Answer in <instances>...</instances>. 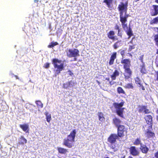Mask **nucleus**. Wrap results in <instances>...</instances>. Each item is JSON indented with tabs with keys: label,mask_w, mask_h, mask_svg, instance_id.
I'll return each mask as SVG.
<instances>
[{
	"label": "nucleus",
	"mask_w": 158,
	"mask_h": 158,
	"mask_svg": "<svg viewBox=\"0 0 158 158\" xmlns=\"http://www.w3.org/2000/svg\"><path fill=\"white\" fill-rule=\"evenodd\" d=\"M76 134V129H73L68 135L67 138H65L63 143V145L69 148H71L74 146L73 143L75 142V139Z\"/></svg>",
	"instance_id": "nucleus-1"
},
{
	"label": "nucleus",
	"mask_w": 158,
	"mask_h": 158,
	"mask_svg": "<svg viewBox=\"0 0 158 158\" xmlns=\"http://www.w3.org/2000/svg\"><path fill=\"white\" fill-rule=\"evenodd\" d=\"M129 16L125 15L123 17H119L120 21L121 23L122 27L127 34L128 36V39H130L133 35L132 31L130 25L128 27L127 23V18Z\"/></svg>",
	"instance_id": "nucleus-2"
},
{
	"label": "nucleus",
	"mask_w": 158,
	"mask_h": 158,
	"mask_svg": "<svg viewBox=\"0 0 158 158\" xmlns=\"http://www.w3.org/2000/svg\"><path fill=\"white\" fill-rule=\"evenodd\" d=\"M125 102L123 100H121V102L120 103L114 102L113 104V106L116 109V113L121 118H124L123 112L124 108H122L124 106Z\"/></svg>",
	"instance_id": "nucleus-3"
},
{
	"label": "nucleus",
	"mask_w": 158,
	"mask_h": 158,
	"mask_svg": "<svg viewBox=\"0 0 158 158\" xmlns=\"http://www.w3.org/2000/svg\"><path fill=\"white\" fill-rule=\"evenodd\" d=\"M61 60H59L58 59L54 58L52 60V63L53 64L54 67L55 69L54 70V74L56 76L58 75L60 72L64 69V66L63 63L60 64L58 65L57 63L60 64L61 62Z\"/></svg>",
	"instance_id": "nucleus-4"
},
{
	"label": "nucleus",
	"mask_w": 158,
	"mask_h": 158,
	"mask_svg": "<svg viewBox=\"0 0 158 158\" xmlns=\"http://www.w3.org/2000/svg\"><path fill=\"white\" fill-rule=\"evenodd\" d=\"M128 4V2L127 1L125 3L121 2L118 5L117 8L119 12V17H123L125 15L129 16V15L127 13Z\"/></svg>",
	"instance_id": "nucleus-5"
},
{
	"label": "nucleus",
	"mask_w": 158,
	"mask_h": 158,
	"mask_svg": "<svg viewBox=\"0 0 158 158\" xmlns=\"http://www.w3.org/2000/svg\"><path fill=\"white\" fill-rule=\"evenodd\" d=\"M67 55L69 57H74L73 60L76 61L77 59L76 57L79 56V51L76 48L73 49H69L67 53Z\"/></svg>",
	"instance_id": "nucleus-6"
},
{
	"label": "nucleus",
	"mask_w": 158,
	"mask_h": 158,
	"mask_svg": "<svg viewBox=\"0 0 158 158\" xmlns=\"http://www.w3.org/2000/svg\"><path fill=\"white\" fill-rule=\"evenodd\" d=\"M127 132V129L123 125H120L117 127V135L118 137L122 138L124 136Z\"/></svg>",
	"instance_id": "nucleus-7"
},
{
	"label": "nucleus",
	"mask_w": 158,
	"mask_h": 158,
	"mask_svg": "<svg viewBox=\"0 0 158 158\" xmlns=\"http://www.w3.org/2000/svg\"><path fill=\"white\" fill-rule=\"evenodd\" d=\"M121 63L123 64L124 69L130 68L131 66V61L130 59H122L121 61Z\"/></svg>",
	"instance_id": "nucleus-8"
},
{
	"label": "nucleus",
	"mask_w": 158,
	"mask_h": 158,
	"mask_svg": "<svg viewBox=\"0 0 158 158\" xmlns=\"http://www.w3.org/2000/svg\"><path fill=\"white\" fill-rule=\"evenodd\" d=\"M119 139L117 134H111L107 139L108 142L110 143H116V139Z\"/></svg>",
	"instance_id": "nucleus-9"
},
{
	"label": "nucleus",
	"mask_w": 158,
	"mask_h": 158,
	"mask_svg": "<svg viewBox=\"0 0 158 158\" xmlns=\"http://www.w3.org/2000/svg\"><path fill=\"white\" fill-rule=\"evenodd\" d=\"M123 75L125 80H128L131 78L132 75V71L130 68L124 69Z\"/></svg>",
	"instance_id": "nucleus-10"
},
{
	"label": "nucleus",
	"mask_w": 158,
	"mask_h": 158,
	"mask_svg": "<svg viewBox=\"0 0 158 158\" xmlns=\"http://www.w3.org/2000/svg\"><path fill=\"white\" fill-rule=\"evenodd\" d=\"M129 151L131 154L134 156H138L139 152L137 148L135 146H131L129 148Z\"/></svg>",
	"instance_id": "nucleus-11"
},
{
	"label": "nucleus",
	"mask_w": 158,
	"mask_h": 158,
	"mask_svg": "<svg viewBox=\"0 0 158 158\" xmlns=\"http://www.w3.org/2000/svg\"><path fill=\"white\" fill-rule=\"evenodd\" d=\"M144 119L147 124L150 125L149 127L151 129H152V116L150 115H147L144 117Z\"/></svg>",
	"instance_id": "nucleus-12"
},
{
	"label": "nucleus",
	"mask_w": 158,
	"mask_h": 158,
	"mask_svg": "<svg viewBox=\"0 0 158 158\" xmlns=\"http://www.w3.org/2000/svg\"><path fill=\"white\" fill-rule=\"evenodd\" d=\"M115 32L113 31H110L107 34V36L108 38L113 41L118 40V38L115 37L114 36Z\"/></svg>",
	"instance_id": "nucleus-13"
},
{
	"label": "nucleus",
	"mask_w": 158,
	"mask_h": 158,
	"mask_svg": "<svg viewBox=\"0 0 158 158\" xmlns=\"http://www.w3.org/2000/svg\"><path fill=\"white\" fill-rule=\"evenodd\" d=\"M153 9L150 11V15L151 16H155L158 15V5H154L152 6Z\"/></svg>",
	"instance_id": "nucleus-14"
},
{
	"label": "nucleus",
	"mask_w": 158,
	"mask_h": 158,
	"mask_svg": "<svg viewBox=\"0 0 158 158\" xmlns=\"http://www.w3.org/2000/svg\"><path fill=\"white\" fill-rule=\"evenodd\" d=\"M117 52H113L111 55L109 62L110 65H112L114 64V60L117 58Z\"/></svg>",
	"instance_id": "nucleus-15"
},
{
	"label": "nucleus",
	"mask_w": 158,
	"mask_h": 158,
	"mask_svg": "<svg viewBox=\"0 0 158 158\" xmlns=\"http://www.w3.org/2000/svg\"><path fill=\"white\" fill-rule=\"evenodd\" d=\"M112 122L113 124L115 125L117 127L120 126V124L121 123V120L118 118L115 117L112 119Z\"/></svg>",
	"instance_id": "nucleus-16"
},
{
	"label": "nucleus",
	"mask_w": 158,
	"mask_h": 158,
	"mask_svg": "<svg viewBox=\"0 0 158 158\" xmlns=\"http://www.w3.org/2000/svg\"><path fill=\"white\" fill-rule=\"evenodd\" d=\"M141 152L144 154H147L149 151V149L145 145L142 144L139 148Z\"/></svg>",
	"instance_id": "nucleus-17"
},
{
	"label": "nucleus",
	"mask_w": 158,
	"mask_h": 158,
	"mask_svg": "<svg viewBox=\"0 0 158 158\" xmlns=\"http://www.w3.org/2000/svg\"><path fill=\"white\" fill-rule=\"evenodd\" d=\"M113 0H104L103 2L106 5L107 7L110 10H111L113 7Z\"/></svg>",
	"instance_id": "nucleus-18"
},
{
	"label": "nucleus",
	"mask_w": 158,
	"mask_h": 158,
	"mask_svg": "<svg viewBox=\"0 0 158 158\" xmlns=\"http://www.w3.org/2000/svg\"><path fill=\"white\" fill-rule=\"evenodd\" d=\"M57 150L58 152L61 154L65 155L69 152L68 149L62 147H58Z\"/></svg>",
	"instance_id": "nucleus-19"
},
{
	"label": "nucleus",
	"mask_w": 158,
	"mask_h": 158,
	"mask_svg": "<svg viewBox=\"0 0 158 158\" xmlns=\"http://www.w3.org/2000/svg\"><path fill=\"white\" fill-rule=\"evenodd\" d=\"M19 126L24 132L26 133L29 132V126L27 124H20Z\"/></svg>",
	"instance_id": "nucleus-20"
},
{
	"label": "nucleus",
	"mask_w": 158,
	"mask_h": 158,
	"mask_svg": "<svg viewBox=\"0 0 158 158\" xmlns=\"http://www.w3.org/2000/svg\"><path fill=\"white\" fill-rule=\"evenodd\" d=\"M145 134L148 138H154L155 136L154 133L149 131V129L147 130Z\"/></svg>",
	"instance_id": "nucleus-21"
},
{
	"label": "nucleus",
	"mask_w": 158,
	"mask_h": 158,
	"mask_svg": "<svg viewBox=\"0 0 158 158\" xmlns=\"http://www.w3.org/2000/svg\"><path fill=\"white\" fill-rule=\"evenodd\" d=\"M119 75V72L116 69L114 72L113 74L111 75V77L112 80H115L116 79V77L118 76Z\"/></svg>",
	"instance_id": "nucleus-22"
},
{
	"label": "nucleus",
	"mask_w": 158,
	"mask_h": 158,
	"mask_svg": "<svg viewBox=\"0 0 158 158\" xmlns=\"http://www.w3.org/2000/svg\"><path fill=\"white\" fill-rule=\"evenodd\" d=\"M114 29L115 30L118 31V36L122 38V34L120 32V29L119 26L117 24H116L115 26Z\"/></svg>",
	"instance_id": "nucleus-23"
},
{
	"label": "nucleus",
	"mask_w": 158,
	"mask_h": 158,
	"mask_svg": "<svg viewBox=\"0 0 158 158\" xmlns=\"http://www.w3.org/2000/svg\"><path fill=\"white\" fill-rule=\"evenodd\" d=\"M110 144L109 146L110 148L112 149L114 152H116L118 150L116 143H110Z\"/></svg>",
	"instance_id": "nucleus-24"
},
{
	"label": "nucleus",
	"mask_w": 158,
	"mask_h": 158,
	"mask_svg": "<svg viewBox=\"0 0 158 158\" xmlns=\"http://www.w3.org/2000/svg\"><path fill=\"white\" fill-rule=\"evenodd\" d=\"M121 46V40H118L113 44V48L116 49Z\"/></svg>",
	"instance_id": "nucleus-25"
},
{
	"label": "nucleus",
	"mask_w": 158,
	"mask_h": 158,
	"mask_svg": "<svg viewBox=\"0 0 158 158\" xmlns=\"http://www.w3.org/2000/svg\"><path fill=\"white\" fill-rule=\"evenodd\" d=\"M140 71L143 74H146L147 70L145 69V65L144 63L140 66Z\"/></svg>",
	"instance_id": "nucleus-26"
},
{
	"label": "nucleus",
	"mask_w": 158,
	"mask_h": 158,
	"mask_svg": "<svg viewBox=\"0 0 158 158\" xmlns=\"http://www.w3.org/2000/svg\"><path fill=\"white\" fill-rule=\"evenodd\" d=\"M20 141L19 143L21 144H23L27 143V140L23 136H21L19 138Z\"/></svg>",
	"instance_id": "nucleus-27"
},
{
	"label": "nucleus",
	"mask_w": 158,
	"mask_h": 158,
	"mask_svg": "<svg viewBox=\"0 0 158 158\" xmlns=\"http://www.w3.org/2000/svg\"><path fill=\"white\" fill-rule=\"evenodd\" d=\"M45 115L46 117L47 121L49 123L51 120L52 118L50 114H49L48 112H46L45 113Z\"/></svg>",
	"instance_id": "nucleus-28"
},
{
	"label": "nucleus",
	"mask_w": 158,
	"mask_h": 158,
	"mask_svg": "<svg viewBox=\"0 0 158 158\" xmlns=\"http://www.w3.org/2000/svg\"><path fill=\"white\" fill-rule=\"evenodd\" d=\"M133 144L136 145H140V146L142 144L141 142L140 139L139 138H137L133 142Z\"/></svg>",
	"instance_id": "nucleus-29"
},
{
	"label": "nucleus",
	"mask_w": 158,
	"mask_h": 158,
	"mask_svg": "<svg viewBox=\"0 0 158 158\" xmlns=\"http://www.w3.org/2000/svg\"><path fill=\"white\" fill-rule=\"evenodd\" d=\"M72 81H69L64 83L63 84V88L64 89H67L69 87L71 84Z\"/></svg>",
	"instance_id": "nucleus-30"
},
{
	"label": "nucleus",
	"mask_w": 158,
	"mask_h": 158,
	"mask_svg": "<svg viewBox=\"0 0 158 158\" xmlns=\"http://www.w3.org/2000/svg\"><path fill=\"white\" fill-rule=\"evenodd\" d=\"M35 103L38 108H41L43 107V104L40 100H37L35 101Z\"/></svg>",
	"instance_id": "nucleus-31"
},
{
	"label": "nucleus",
	"mask_w": 158,
	"mask_h": 158,
	"mask_svg": "<svg viewBox=\"0 0 158 158\" xmlns=\"http://www.w3.org/2000/svg\"><path fill=\"white\" fill-rule=\"evenodd\" d=\"M158 23V16L153 18L151 21L150 23L151 24H157Z\"/></svg>",
	"instance_id": "nucleus-32"
},
{
	"label": "nucleus",
	"mask_w": 158,
	"mask_h": 158,
	"mask_svg": "<svg viewBox=\"0 0 158 158\" xmlns=\"http://www.w3.org/2000/svg\"><path fill=\"white\" fill-rule=\"evenodd\" d=\"M98 115L99 117V119L101 121L104 120L105 118L103 116V114L102 112H98Z\"/></svg>",
	"instance_id": "nucleus-33"
},
{
	"label": "nucleus",
	"mask_w": 158,
	"mask_h": 158,
	"mask_svg": "<svg viewBox=\"0 0 158 158\" xmlns=\"http://www.w3.org/2000/svg\"><path fill=\"white\" fill-rule=\"evenodd\" d=\"M58 44V43L56 42H51L49 45H48V48H51L53 47L54 46H55L56 45H57Z\"/></svg>",
	"instance_id": "nucleus-34"
},
{
	"label": "nucleus",
	"mask_w": 158,
	"mask_h": 158,
	"mask_svg": "<svg viewBox=\"0 0 158 158\" xmlns=\"http://www.w3.org/2000/svg\"><path fill=\"white\" fill-rule=\"evenodd\" d=\"M117 91L119 94H125V92L123 89V88L121 87H118L117 89Z\"/></svg>",
	"instance_id": "nucleus-35"
},
{
	"label": "nucleus",
	"mask_w": 158,
	"mask_h": 158,
	"mask_svg": "<svg viewBox=\"0 0 158 158\" xmlns=\"http://www.w3.org/2000/svg\"><path fill=\"white\" fill-rule=\"evenodd\" d=\"M124 87L126 89H133L134 86L132 83H128L125 85Z\"/></svg>",
	"instance_id": "nucleus-36"
},
{
	"label": "nucleus",
	"mask_w": 158,
	"mask_h": 158,
	"mask_svg": "<svg viewBox=\"0 0 158 158\" xmlns=\"http://www.w3.org/2000/svg\"><path fill=\"white\" fill-rule=\"evenodd\" d=\"M139 107L140 108L139 109L138 112L139 113H142L144 112L145 109L146 108V106L144 105L141 106H139Z\"/></svg>",
	"instance_id": "nucleus-37"
},
{
	"label": "nucleus",
	"mask_w": 158,
	"mask_h": 158,
	"mask_svg": "<svg viewBox=\"0 0 158 158\" xmlns=\"http://www.w3.org/2000/svg\"><path fill=\"white\" fill-rule=\"evenodd\" d=\"M135 83L136 84L139 85L141 84V80L138 77H136L134 79Z\"/></svg>",
	"instance_id": "nucleus-38"
},
{
	"label": "nucleus",
	"mask_w": 158,
	"mask_h": 158,
	"mask_svg": "<svg viewBox=\"0 0 158 158\" xmlns=\"http://www.w3.org/2000/svg\"><path fill=\"white\" fill-rule=\"evenodd\" d=\"M135 44H133L132 45H130L129 46L128 51L131 52L132 50L134 49L135 48Z\"/></svg>",
	"instance_id": "nucleus-39"
},
{
	"label": "nucleus",
	"mask_w": 158,
	"mask_h": 158,
	"mask_svg": "<svg viewBox=\"0 0 158 158\" xmlns=\"http://www.w3.org/2000/svg\"><path fill=\"white\" fill-rule=\"evenodd\" d=\"M32 105L31 104H27L26 105V108L27 109H29L30 110V111H33V109H30V107Z\"/></svg>",
	"instance_id": "nucleus-40"
},
{
	"label": "nucleus",
	"mask_w": 158,
	"mask_h": 158,
	"mask_svg": "<svg viewBox=\"0 0 158 158\" xmlns=\"http://www.w3.org/2000/svg\"><path fill=\"white\" fill-rule=\"evenodd\" d=\"M144 112L145 114H149L151 113V111L148 109H147V106H146V108L145 109Z\"/></svg>",
	"instance_id": "nucleus-41"
},
{
	"label": "nucleus",
	"mask_w": 158,
	"mask_h": 158,
	"mask_svg": "<svg viewBox=\"0 0 158 158\" xmlns=\"http://www.w3.org/2000/svg\"><path fill=\"white\" fill-rule=\"evenodd\" d=\"M50 66V64L48 63H45L44 66V68L45 69H48Z\"/></svg>",
	"instance_id": "nucleus-42"
},
{
	"label": "nucleus",
	"mask_w": 158,
	"mask_h": 158,
	"mask_svg": "<svg viewBox=\"0 0 158 158\" xmlns=\"http://www.w3.org/2000/svg\"><path fill=\"white\" fill-rule=\"evenodd\" d=\"M155 63L157 67H158V55L156 56L155 60Z\"/></svg>",
	"instance_id": "nucleus-43"
},
{
	"label": "nucleus",
	"mask_w": 158,
	"mask_h": 158,
	"mask_svg": "<svg viewBox=\"0 0 158 158\" xmlns=\"http://www.w3.org/2000/svg\"><path fill=\"white\" fill-rule=\"evenodd\" d=\"M121 55L123 56L124 55L125 53V50H122L120 52Z\"/></svg>",
	"instance_id": "nucleus-44"
},
{
	"label": "nucleus",
	"mask_w": 158,
	"mask_h": 158,
	"mask_svg": "<svg viewBox=\"0 0 158 158\" xmlns=\"http://www.w3.org/2000/svg\"><path fill=\"white\" fill-rule=\"evenodd\" d=\"M154 157L155 158H158V151H157L155 153Z\"/></svg>",
	"instance_id": "nucleus-45"
},
{
	"label": "nucleus",
	"mask_w": 158,
	"mask_h": 158,
	"mask_svg": "<svg viewBox=\"0 0 158 158\" xmlns=\"http://www.w3.org/2000/svg\"><path fill=\"white\" fill-rule=\"evenodd\" d=\"M68 72L69 73V74L70 76H72L73 75V73L72 72V71L70 70H69Z\"/></svg>",
	"instance_id": "nucleus-46"
},
{
	"label": "nucleus",
	"mask_w": 158,
	"mask_h": 158,
	"mask_svg": "<svg viewBox=\"0 0 158 158\" xmlns=\"http://www.w3.org/2000/svg\"><path fill=\"white\" fill-rule=\"evenodd\" d=\"M140 85V88H141L143 90H145V88L141 84L140 85Z\"/></svg>",
	"instance_id": "nucleus-47"
},
{
	"label": "nucleus",
	"mask_w": 158,
	"mask_h": 158,
	"mask_svg": "<svg viewBox=\"0 0 158 158\" xmlns=\"http://www.w3.org/2000/svg\"><path fill=\"white\" fill-rule=\"evenodd\" d=\"M143 56H140V57L139 58V60L143 63Z\"/></svg>",
	"instance_id": "nucleus-48"
},
{
	"label": "nucleus",
	"mask_w": 158,
	"mask_h": 158,
	"mask_svg": "<svg viewBox=\"0 0 158 158\" xmlns=\"http://www.w3.org/2000/svg\"><path fill=\"white\" fill-rule=\"evenodd\" d=\"M114 83L115 82L112 81H109V84L111 85H114Z\"/></svg>",
	"instance_id": "nucleus-49"
},
{
	"label": "nucleus",
	"mask_w": 158,
	"mask_h": 158,
	"mask_svg": "<svg viewBox=\"0 0 158 158\" xmlns=\"http://www.w3.org/2000/svg\"><path fill=\"white\" fill-rule=\"evenodd\" d=\"M156 113L157 114V115L156 116V120L158 122V110H157L156 111Z\"/></svg>",
	"instance_id": "nucleus-50"
},
{
	"label": "nucleus",
	"mask_w": 158,
	"mask_h": 158,
	"mask_svg": "<svg viewBox=\"0 0 158 158\" xmlns=\"http://www.w3.org/2000/svg\"><path fill=\"white\" fill-rule=\"evenodd\" d=\"M134 38V37L133 38L131 39V40H130L129 43H128V44H129V43H131V44H133V39Z\"/></svg>",
	"instance_id": "nucleus-51"
},
{
	"label": "nucleus",
	"mask_w": 158,
	"mask_h": 158,
	"mask_svg": "<svg viewBox=\"0 0 158 158\" xmlns=\"http://www.w3.org/2000/svg\"><path fill=\"white\" fill-rule=\"evenodd\" d=\"M156 80L158 81V71L156 72Z\"/></svg>",
	"instance_id": "nucleus-52"
},
{
	"label": "nucleus",
	"mask_w": 158,
	"mask_h": 158,
	"mask_svg": "<svg viewBox=\"0 0 158 158\" xmlns=\"http://www.w3.org/2000/svg\"><path fill=\"white\" fill-rule=\"evenodd\" d=\"M105 79H106V80L108 81H110V78L109 77L106 78Z\"/></svg>",
	"instance_id": "nucleus-53"
},
{
	"label": "nucleus",
	"mask_w": 158,
	"mask_h": 158,
	"mask_svg": "<svg viewBox=\"0 0 158 158\" xmlns=\"http://www.w3.org/2000/svg\"><path fill=\"white\" fill-rule=\"evenodd\" d=\"M15 77L17 79H19V77H18V76L17 75H14Z\"/></svg>",
	"instance_id": "nucleus-54"
},
{
	"label": "nucleus",
	"mask_w": 158,
	"mask_h": 158,
	"mask_svg": "<svg viewBox=\"0 0 158 158\" xmlns=\"http://www.w3.org/2000/svg\"><path fill=\"white\" fill-rule=\"evenodd\" d=\"M34 2H35L38 3V0H34Z\"/></svg>",
	"instance_id": "nucleus-55"
},
{
	"label": "nucleus",
	"mask_w": 158,
	"mask_h": 158,
	"mask_svg": "<svg viewBox=\"0 0 158 158\" xmlns=\"http://www.w3.org/2000/svg\"><path fill=\"white\" fill-rule=\"evenodd\" d=\"M157 46L158 47V46ZM156 53L157 54H158V48L157 49V50H156Z\"/></svg>",
	"instance_id": "nucleus-56"
},
{
	"label": "nucleus",
	"mask_w": 158,
	"mask_h": 158,
	"mask_svg": "<svg viewBox=\"0 0 158 158\" xmlns=\"http://www.w3.org/2000/svg\"><path fill=\"white\" fill-rule=\"evenodd\" d=\"M155 2L156 3H157L158 4V0H155Z\"/></svg>",
	"instance_id": "nucleus-57"
},
{
	"label": "nucleus",
	"mask_w": 158,
	"mask_h": 158,
	"mask_svg": "<svg viewBox=\"0 0 158 158\" xmlns=\"http://www.w3.org/2000/svg\"><path fill=\"white\" fill-rule=\"evenodd\" d=\"M128 158H133V157L131 156H129L128 157Z\"/></svg>",
	"instance_id": "nucleus-58"
},
{
	"label": "nucleus",
	"mask_w": 158,
	"mask_h": 158,
	"mask_svg": "<svg viewBox=\"0 0 158 158\" xmlns=\"http://www.w3.org/2000/svg\"><path fill=\"white\" fill-rule=\"evenodd\" d=\"M125 157V156H124L123 158H124Z\"/></svg>",
	"instance_id": "nucleus-59"
}]
</instances>
